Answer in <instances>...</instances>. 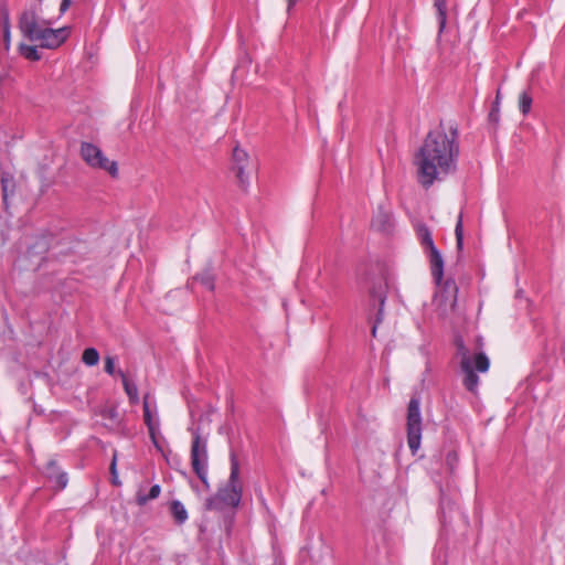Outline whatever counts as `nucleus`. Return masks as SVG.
Listing matches in <instances>:
<instances>
[{
	"instance_id": "27",
	"label": "nucleus",
	"mask_w": 565,
	"mask_h": 565,
	"mask_svg": "<svg viewBox=\"0 0 565 565\" xmlns=\"http://www.w3.org/2000/svg\"><path fill=\"white\" fill-rule=\"evenodd\" d=\"M116 465H117V455L115 452L114 456H113L111 463H110V473H111V477H113V483L114 484H119V481L117 480L118 478H117Z\"/></svg>"
},
{
	"instance_id": "26",
	"label": "nucleus",
	"mask_w": 565,
	"mask_h": 565,
	"mask_svg": "<svg viewBox=\"0 0 565 565\" xmlns=\"http://www.w3.org/2000/svg\"><path fill=\"white\" fill-rule=\"evenodd\" d=\"M499 97H500V93L498 92L497 93V97H495L494 106H493L492 110L489 114V118L492 121H498V119H499Z\"/></svg>"
},
{
	"instance_id": "32",
	"label": "nucleus",
	"mask_w": 565,
	"mask_h": 565,
	"mask_svg": "<svg viewBox=\"0 0 565 565\" xmlns=\"http://www.w3.org/2000/svg\"><path fill=\"white\" fill-rule=\"evenodd\" d=\"M157 435H158V434H156V435H154V438H153V437H150V438H151L152 444L154 445V447H156L158 450L162 451V448H161V446L159 445V441H158V439H157Z\"/></svg>"
},
{
	"instance_id": "10",
	"label": "nucleus",
	"mask_w": 565,
	"mask_h": 565,
	"mask_svg": "<svg viewBox=\"0 0 565 565\" xmlns=\"http://www.w3.org/2000/svg\"><path fill=\"white\" fill-rule=\"evenodd\" d=\"M248 164L249 158L247 152L239 147H235L233 150V170L235 171L239 186L244 190L249 185V174L246 172Z\"/></svg>"
},
{
	"instance_id": "16",
	"label": "nucleus",
	"mask_w": 565,
	"mask_h": 565,
	"mask_svg": "<svg viewBox=\"0 0 565 565\" xmlns=\"http://www.w3.org/2000/svg\"><path fill=\"white\" fill-rule=\"evenodd\" d=\"M434 7L436 8L437 11L438 33L440 34L445 30L447 20L446 0H435Z\"/></svg>"
},
{
	"instance_id": "6",
	"label": "nucleus",
	"mask_w": 565,
	"mask_h": 565,
	"mask_svg": "<svg viewBox=\"0 0 565 565\" xmlns=\"http://www.w3.org/2000/svg\"><path fill=\"white\" fill-rule=\"evenodd\" d=\"M407 444L413 455L417 452L422 440V414L420 401L418 397H412L407 407L406 417Z\"/></svg>"
},
{
	"instance_id": "18",
	"label": "nucleus",
	"mask_w": 565,
	"mask_h": 565,
	"mask_svg": "<svg viewBox=\"0 0 565 565\" xmlns=\"http://www.w3.org/2000/svg\"><path fill=\"white\" fill-rule=\"evenodd\" d=\"M1 186L3 203L7 205L9 195L12 194L14 191V180L9 173L2 174Z\"/></svg>"
},
{
	"instance_id": "34",
	"label": "nucleus",
	"mask_w": 565,
	"mask_h": 565,
	"mask_svg": "<svg viewBox=\"0 0 565 565\" xmlns=\"http://www.w3.org/2000/svg\"><path fill=\"white\" fill-rule=\"evenodd\" d=\"M108 413H109V416H110V417H114V416H115V411H114V409H109V411H108Z\"/></svg>"
},
{
	"instance_id": "30",
	"label": "nucleus",
	"mask_w": 565,
	"mask_h": 565,
	"mask_svg": "<svg viewBox=\"0 0 565 565\" xmlns=\"http://www.w3.org/2000/svg\"><path fill=\"white\" fill-rule=\"evenodd\" d=\"M446 286H447L449 289H451V291H452V294H454V295H452L451 307H455V306H456V301H457V297H456V294H457V287H456L455 282H452V281H447V282H446Z\"/></svg>"
},
{
	"instance_id": "31",
	"label": "nucleus",
	"mask_w": 565,
	"mask_h": 565,
	"mask_svg": "<svg viewBox=\"0 0 565 565\" xmlns=\"http://www.w3.org/2000/svg\"><path fill=\"white\" fill-rule=\"evenodd\" d=\"M71 4V0H62L60 11L61 13H64Z\"/></svg>"
},
{
	"instance_id": "1",
	"label": "nucleus",
	"mask_w": 565,
	"mask_h": 565,
	"mask_svg": "<svg viewBox=\"0 0 565 565\" xmlns=\"http://www.w3.org/2000/svg\"><path fill=\"white\" fill-rule=\"evenodd\" d=\"M459 154L458 134L452 127L430 131L414 158L417 180L428 189L456 169Z\"/></svg>"
},
{
	"instance_id": "9",
	"label": "nucleus",
	"mask_w": 565,
	"mask_h": 565,
	"mask_svg": "<svg viewBox=\"0 0 565 565\" xmlns=\"http://www.w3.org/2000/svg\"><path fill=\"white\" fill-rule=\"evenodd\" d=\"M70 35L68 28L52 29L46 25L41 33L34 38V42H39L41 47L56 49L63 44Z\"/></svg>"
},
{
	"instance_id": "25",
	"label": "nucleus",
	"mask_w": 565,
	"mask_h": 565,
	"mask_svg": "<svg viewBox=\"0 0 565 565\" xmlns=\"http://www.w3.org/2000/svg\"><path fill=\"white\" fill-rule=\"evenodd\" d=\"M0 23L2 25V29L6 26H11L9 11L6 7L0 8Z\"/></svg>"
},
{
	"instance_id": "28",
	"label": "nucleus",
	"mask_w": 565,
	"mask_h": 565,
	"mask_svg": "<svg viewBox=\"0 0 565 565\" xmlns=\"http://www.w3.org/2000/svg\"><path fill=\"white\" fill-rule=\"evenodd\" d=\"M3 32V43L4 49L8 51L11 44V26H6L2 29Z\"/></svg>"
},
{
	"instance_id": "19",
	"label": "nucleus",
	"mask_w": 565,
	"mask_h": 565,
	"mask_svg": "<svg viewBox=\"0 0 565 565\" xmlns=\"http://www.w3.org/2000/svg\"><path fill=\"white\" fill-rule=\"evenodd\" d=\"M19 53L29 61H39L41 58L36 46L33 45L21 43L19 45Z\"/></svg>"
},
{
	"instance_id": "5",
	"label": "nucleus",
	"mask_w": 565,
	"mask_h": 565,
	"mask_svg": "<svg viewBox=\"0 0 565 565\" xmlns=\"http://www.w3.org/2000/svg\"><path fill=\"white\" fill-rule=\"evenodd\" d=\"M79 153L84 162L90 168L104 170L114 178L118 175L117 162L109 160L96 145L86 141L82 142Z\"/></svg>"
},
{
	"instance_id": "3",
	"label": "nucleus",
	"mask_w": 565,
	"mask_h": 565,
	"mask_svg": "<svg viewBox=\"0 0 565 565\" xmlns=\"http://www.w3.org/2000/svg\"><path fill=\"white\" fill-rule=\"evenodd\" d=\"M457 353L460 356V369L465 374L463 386L471 393H476L479 385V376L476 371L484 373L489 370V359L483 352L472 354L460 340L457 343Z\"/></svg>"
},
{
	"instance_id": "21",
	"label": "nucleus",
	"mask_w": 565,
	"mask_h": 565,
	"mask_svg": "<svg viewBox=\"0 0 565 565\" xmlns=\"http://www.w3.org/2000/svg\"><path fill=\"white\" fill-rule=\"evenodd\" d=\"M82 361L88 366H94L99 361V353L94 348H87L84 350Z\"/></svg>"
},
{
	"instance_id": "4",
	"label": "nucleus",
	"mask_w": 565,
	"mask_h": 565,
	"mask_svg": "<svg viewBox=\"0 0 565 565\" xmlns=\"http://www.w3.org/2000/svg\"><path fill=\"white\" fill-rule=\"evenodd\" d=\"M416 235L425 255L429 260L434 280L437 285H439L444 277L443 255L434 243L430 230L425 224L416 225Z\"/></svg>"
},
{
	"instance_id": "13",
	"label": "nucleus",
	"mask_w": 565,
	"mask_h": 565,
	"mask_svg": "<svg viewBox=\"0 0 565 565\" xmlns=\"http://www.w3.org/2000/svg\"><path fill=\"white\" fill-rule=\"evenodd\" d=\"M45 476L54 483L57 489H64L67 484V477L65 472L60 471V468L54 461H50L45 467Z\"/></svg>"
},
{
	"instance_id": "17",
	"label": "nucleus",
	"mask_w": 565,
	"mask_h": 565,
	"mask_svg": "<svg viewBox=\"0 0 565 565\" xmlns=\"http://www.w3.org/2000/svg\"><path fill=\"white\" fill-rule=\"evenodd\" d=\"M171 513L174 521L179 524L184 523L188 520V512L185 507L178 500L171 503Z\"/></svg>"
},
{
	"instance_id": "20",
	"label": "nucleus",
	"mask_w": 565,
	"mask_h": 565,
	"mask_svg": "<svg viewBox=\"0 0 565 565\" xmlns=\"http://www.w3.org/2000/svg\"><path fill=\"white\" fill-rule=\"evenodd\" d=\"M161 492V488L159 484H154L150 488L149 493L147 495L139 492L137 494V503L139 505H145L148 501L157 499Z\"/></svg>"
},
{
	"instance_id": "12",
	"label": "nucleus",
	"mask_w": 565,
	"mask_h": 565,
	"mask_svg": "<svg viewBox=\"0 0 565 565\" xmlns=\"http://www.w3.org/2000/svg\"><path fill=\"white\" fill-rule=\"evenodd\" d=\"M394 226V218L391 211L379 207L372 218V227L379 232L388 233Z\"/></svg>"
},
{
	"instance_id": "8",
	"label": "nucleus",
	"mask_w": 565,
	"mask_h": 565,
	"mask_svg": "<svg viewBox=\"0 0 565 565\" xmlns=\"http://www.w3.org/2000/svg\"><path fill=\"white\" fill-rule=\"evenodd\" d=\"M191 465L196 476L207 487V447L198 430L193 433Z\"/></svg>"
},
{
	"instance_id": "29",
	"label": "nucleus",
	"mask_w": 565,
	"mask_h": 565,
	"mask_svg": "<svg viewBox=\"0 0 565 565\" xmlns=\"http://www.w3.org/2000/svg\"><path fill=\"white\" fill-rule=\"evenodd\" d=\"M105 372L109 375L115 373V359L113 356H107L105 359Z\"/></svg>"
},
{
	"instance_id": "2",
	"label": "nucleus",
	"mask_w": 565,
	"mask_h": 565,
	"mask_svg": "<svg viewBox=\"0 0 565 565\" xmlns=\"http://www.w3.org/2000/svg\"><path fill=\"white\" fill-rule=\"evenodd\" d=\"M242 499V486L239 483V463L236 455L231 452V473L227 484L220 489L217 494L206 500L207 510H221L223 507L235 508Z\"/></svg>"
},
{
	"instance_id": "33",
	"label": "nucleus",
	"mask_w": 565,
	"mask_h": 565,
	"mask_svg": "<svg viewBox=\"0 0 565 565\" xmlns=\"http://www.w3.org/2000/svg\"><path fill=\"white\" fill-rule=\"evenodd\" d=\"M288 1V9H290L297 0H287Z\"/></svg>"
},
{
	"instance_id": "14",
	"label": "nucleus",
	"mask_w": 565,
	"mask_h": 565,
	"mask_svg": "<svg viewBox=\"0 0 565 565\" xmlns=\"http://www.w3.org/2000/svg\"><path fill=\"white\" fill-rule=\"evenodd\" d=\"M148 398V395L143 397V419L148 427L150 437L154 438V435L159 433V423L152 418Z\"/></svg>"
},
{
	"instance_id": "22",
	"label": "nucleus",
	"mask_w": 565,
	"mask_h": 565,
	"mask_svg": "<svg viewBox=\"0 0 565 565\" xmlns=\"http://www.w3.org/2000/svg\"><path fill=\"white\" fill-rule=\"evenodd\" d=\"M194 279L200 281L206 289L211 291L214 289V276L210 270L199 274Z\"/></svg>"
},
{
	"instance_id": "23",
	"label": "nucleus",
	"mask_w": 565,
	"mask_h": 565,
	"mask_svg": "<svg viewBox=\"0 0 565 565\" xmlns=\"http://www.w3.org/2000/svg\"><path fill=\"white\" fill-rule=\"evenodd\" d=\"M456 243L457 248L459 250L462 249L463 246V225H462V214H459L456 227H455Z\"/></svg>"
},
{
	"instance_id": "24",
	"label": "nucleus",
	"mask_w": 565,
	"mask_h": 565,
	"mask_svg": "<svg viewBox=\"0 0 565 565\" xmlns=\"http://www.w3.org/2000/svg\"><path fill=\"white\" fill-rule=\"evenodd\" d=\"M531 105H532L531 96L526 93H522L520 96V109L524 115H526L530 111Z\"/></svg>"
},
{
	"instance_id": "11",
	"label": "nucleus",
	"mask_w": 565,
	"mask_h": 565,
	"mask_svg": "<svg viewBox=\"0 0 565 565\" xmlns=\"http://www.w3.org/2000/svg\"><path fill=\"white\" fill-rule=\"evenodd\" d=\"M387 288H388L387 282L381 279V280L376 281L371 289L370 295H371L372 301H374V303L379 302L376 320L372 328L373 337L376 335L377 323H380L383 320V311H384V305H385V300H386Z\"/></svg>"
},
{
	"instance_id": "7",
	"label": "nucleus",
	"mask_w": 565,
	"mask_h": 565,
	"mask_svg": "<svg viewBox=\"0 0 565 565\" xmlns=\"http://www.w3.org/2000/svg\"><path fill=\"white\" fill-rule=\"evenodd\" d=\"M46 25H51V22L40 17L38 6L25 9L21 13L18 24L21 34L31 42H34V38Z\"/></svg>"
},
{
	"instance_id": "15",
	"label": "nucleus",
	"mask_w": 565,
	"mask_h": 565,
	"mask_svg": "<svg viewBox=\"0 0 565 565\" xmlns=\"http://www.w3.org/2000/svg\"><path fill=\"white\" fill-rule=\"evenodd\" d=\"M118 374L120 375V377L122 380L124 390H125L126 394L128 395L129 401L132 404L138 403L139 396H138L137 385L135 383L130 382L122 371H118Z\"/></svg>"
}]
</instances>
